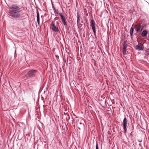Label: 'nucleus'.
I'll list each match as a JSON object with an SVG mask.
<instances>
[{
	"label": "nucleus",
	"mask_w": 149,
	"mask_h": 149,
	"mask_svg": "<svg viewBox=\"0 0 149 149\" xmlns=\"http://www.w3.org/2000/svg\"><path fill=\"white\" fill-rule=\"evenodd\" d=\"M9 9L10 15L14 18L19 17L23 14L22 10L15 5L11 6L9 7Z\"/></svg>",
	"instance_id": "f257e3e1"
},
{
	"label": "nucleus",
	"mask_w": 149,
	"mask_h": 149,
	"mask_svg": "<svg viewBox=\"0 0 149 149\" xmlns=\"http://www.w3.org/2000/svg\"><path fill=\"white\" fill-rule=\"evenodd\" d=\"M38 72V71L36 70H31L28 72V76L30 77H35L36 75Z\"/></svg>",
	"instance_id": "f03ea898"
},
{
	"label": "nucleus",
	"mask_w": 149,
	"mask_h": 149,
	"mask_svg": "<svg viewBox=\"0 0 149 149\" xmlns=\"http://www.w3.org/2000/svg\"><path fill=\"white\" fill-rule=\"evenodd\" d=\"M50 28L52 31L55 32H57L59 31L58 28L55 25L54 22V21H52L51 24H50Z\"/></svg>",
	"instance_id": "7ed1b4c3"
},
{
	"label": "nucleus",
	"mask_w": 149,
	"mask_h": 149,
	"mask_svg": "<svg viewBox=\"0 0 149 149\" xmlns=\"http://www.w3.org/2000/svg\"><path fill=\"white\" fill-rule=\"evenodd\" d=\"M90 25L94 34L96 33L95 23L93 19H91L90 22Z\"/></svg>",
	"instance_id": "20e7f679"
},
{
	"label": "nucleus",
	"mask_w": 149,
	"mask_h": 149,
	"mask_svg": "<svg viewBox=\"0 0 149 149\" xmlns=\"http://www.w3.org/2000/svg\"><path fill=\"white\" fill-rule=\"evenodd\" d=\"M122 124L123 126L124 132L126 133L127 131V120L126 118H125Z\"/></svg>",
	"instance_id": "39448f33"
},
{
	"label": "nucleus",
	"mask_w": 149,
	"mask_h": 149,
	"mask_svg": "<svg viewBox=\"0 0 149 149\" xmlns=\"http://www.w3.org/2000/svg\"><path fill=\"white\" fill-rule=\"evenodd\" d=\"M59 14L61 17V20L64 25L67 26V22H66L65 18L63 15V13H59Z\"/></svg>",
	"instance_id": "423d86ee"
},
{
	"label": "nucleus",
	"mask_w": 149,
	"mask_h": 149,
	"mask_svg": "<svg viewBox=\"0 0 149 149\" xmlns=\"http://www.w3.org/2000/svg\"><path fill=\"white\" fill-rule=\"evenodd\" d=\"M135 48L139 50H141L143 49L144 47L142 44L139 43L138 45L136 46Z\"/></svg>",
	"instance_id": "0eeeda50"
},
{
	"label": "nucleus",
	"mask_w": 149,
	"mask_h": 149,
	"mask_svg": "<svg viewBox=\"0 0 149 149\" xmlns=\"http://www.w3.org/2000/svg\"><path fill=\"white\" fill-rule=\"evenodd\" d=\"M143 25H139L137 26L136 31L137 33H140L143 30Z\"/></svg>",
	"instance_id": "6e6552de"
},
{
	"label": "nucleus",
	"mask_w": 149,
	"mask_h": 149,
	"mask_svg": "<svg viewBox=\"0 0 149 149\" xmlns=\"http://www.w3.org/2000/svg\"><path fill=\"white\" fill-rule=\"evenodd\" d=\"M36 14H37V22L38 24V25H39L40 24L39 15V13L38 11H37Z\"/></svg>",
	"instance_id": "1a4fd4ad"
},
{
	"label": "nucleus",
	"mask_w": 149,
	"mask_h": 149,
	"mask_svg": "<svg viewBox=\"0 0 149 149\" xmlns=\"http://www.w3.org/2000/svg\"><path fill=\"white\" fill-rule=\"evenodd\" d=\"M134 29L132 27L130 29V34L131 36V38H132V36H133V33Z\"/></svg>",
	"instance_id": "9d476101"
},
{
	"label": "nucleus",
	"mask_w": 149,
	"mask_h": 149,
	"mask_svg": "<svg viewBox=\"0 0 149 149\" xmlns=\"http://www.w3.org/2000/svg\"><path fill=\"white\" fill-rule=\"evenodd\" d=\"M147 33V32L146 30H144L142 32L141 36L143 37H144L146 36Z\"/></svg>",
	"instance_id": "9b49d317"
},
{
	"label": "nucleus",
	"mask_w": 149,
	"mask_h": 149,
	"mask_svg": "<svg viewBox=\"0 0 149 149\" xmlns=\"http://www.w3.org/2000/svg\"><path fill=\"white\" fill-rule=\"evenodd\" d=\"M123 49L126 50V49L127 47V45L126 44L125 42H124L123 44Z\"/></svg>",
	"instance_id": "f8f14e48"
},
{
	"label": "nucleus",
	"mask_w": 149,
	"mask_h": 149,
	"mask_svg": "<svg viewBox=\"0 0 149 149\" xmlns=\"http://www.w3.org/2000/svg\"><path fill=\"white\" fill-rule=\"evenodd\" d=\"M80 16L79 14L77 15V23H79L80 21Z\"/></svg>",
	"instance_id": "ddd939ff"
},
{
	"label": "nucleus",
	"mask_w": 149,
	"mask_h": 149,
	"mask_svg": "<svg viewBox=\"0 0 149 149\" xmlns=\"http://www.w3.org/2000/svg\"><path fill=\"white\" fill-rule=\"evenodd\" d=\"M123 54L125 55L126 54V50L123 49Z\"/></svg>",
	"instance_id": "4468645a"
},
{
	"label": "nucleus",
	"mask_w": 149,
	"mask_h": 149,
	"mask_svg": "<svg viewBox=\"0 0 149 149\" xmlns=\"http://www.w3.org/2000/svg\"><path fill=\"white\" fill-rule=\"evenodd\" d=\"M54 11L56 13H57V14L58 13V10L57 11L56 10V9H55V8H54Z\"/></svg>",
	"instance_id": "2eb2a0df"
},
{
	"label": "nucleus",
	"mask_w": 149,
	"mask_h": 149,
	"mask_svg": "<svg viewBox=\"0 0 149 149\" xmlns=\"http://www.w3.org/2000/svg\"><path fill=\"white\" fill-rule=\"evenodd\" d=\"M96 149H99L98 144L97 143L96 146Z\"/></svg>",
	"instance_id": "dca6fc26"
}]
</instances>
